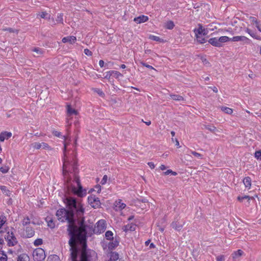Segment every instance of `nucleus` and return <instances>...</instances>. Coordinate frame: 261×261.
I'll return each mask as SVG.
<instances>
[{"label": "nucleus", "instance_id": "4be33fe9", "mask_svg": "<svg viewBox=\"0 0 261 261\" xmlns=\"http://www.w3.org/2000/svg\"><path fill=\"white\" fill-rule=\"evenodd\" d=\"M243 253V251L240 249L237 250V251L234 252L232 254V258L234 260H236V259L240 257Z\"/></svg>", "mask_w": 261, "mask_h": 261}, {"label": "nucleus", "instance_id": "423d86ee", "mask_svg": "<svg viewBox=\"0 0 261 261\" xmlns=\"http://www.w3.org/2000/svg\"><path fill=\"white\" fill-rule=\"evenodd\" d=\"M106 229V222L104 220H99L96 224L93 231L95 233H101Z\"/></svg>", "mask_w": 261, "mask_h": 261}, {"label": "nucleus", "instance_id": "7ed1b4c3", "mask_svg": "<svg viewBox=\"0 0 261 261\" xmlns=\"http://www.w3.org/2000/svg\"><path fill=\"white\" fill-rule=\"evenodd\" d=\"M64 202L66 204L67 210L72 218H75V215L78 219H81L83 217L85 209L82 203L78 202L75 198L66 197Z\"/></svg>", "mask_w": 261, "mask_h": 261}, {"label": "nucleus", "instance_id": "603ef678", "mask_svg": "<svg viewBox=\"0 0 261 261\" xmlns=\"http://www.w3.org/2000/svg\"><path fill=\"white\" fill-rule=\"evenodd\" d=\"M107 179H108L107 175H104L100 181V184L102 185L105 184L107 182Z\"/></svg>", "mask_w": 261, "mask_h": 261}, {"label": "nucleus", "instance_id": "ddd939ff", "mask_svg": "<svg viewBox=\"0 0 261 261\" xmlns=\"http://www.w3.org/2000/svg\"><path fill=\"white\" fill-rule=\"evenodd\" d=\"M171 226L175 230L177 231H179L182 229L183 227V224L180 223L177 220L172 222V223L171 224Z\"/></svg>", "mask_w": 261, "mask_h": 261}, {"label": "nucleus", "instance_id": "f03ea898", "mask_svg": "<svg viewBox=\"0 0 261 261\" xmlns=\"http://www.w3.org/2000/svg\"><path fill=\"white\" fill-rule=\"evenodd\" d=\"M75 156L73 153L72 156L69 158L64 153L63 174L67 189L71 190V191L77 196L83 197L86 195V191L83 189L77 174Z\"/></svg>", "mask_w": 261, "mask_h": 261}, {"label": "nucleus", "instance_id": "a211bd4d", "mask_svg": "<svg viewBox=\"0 0 261 261\" xmlns=\"http://www.w3.org/2000/svg\"><path fill=\"white\" fill-rule=\"evenodd\" d=\"M243 183L246 188H250L251 186V179L250 177H245L243 179Z\"/></svg>", "mask_w": 261, "mask_h": 261}, {"label": "nucleus", "instance_id": "338daca9", "mask_svg": "<svg viewBox=\"0 0 261 261\" xmlns=\"http://www.w3.org/2000/svg\"><path fill=\"white\" fill-rule=\"evenodd\" d=\"M212 90L215 93L218 92V89L216 87H213Z\"/></svg>", "mask_w": 261, "mask_h": 261}, {"label": "nucleus", "instance_id": "0e129e2a", "mask_svg": "<svg viewBox=\"0 0 261 261\" xmlns=\"http://www.w3.org/2000/svg\"><path fill=\"white\" fill-rule=\"evenodd\" d=\"M256 27L257 28L258 30L261 32V24L258 23L256 25Z\"/></svg>", "mask_w": 261, "mask_h": 261}, {"label": "nucleus", "instance_id": "09e8293b", "mask_svg": "<svg viewBox=\"0 0 261 261\" xmlns=\"http://www.w3.org/2000/svg\"><path fill=\"white\" fill-rule=\"evenodd\" d=\"M250 20H251L252 23H255L256 25H257L258 23H259V22L257 21V19L255 17H254L251 16L250 17Z\"/></svg>", "mask_w": 261, "mask_h": 261}, {"label": "nucleus", "instance_id": "5fc2aeb1", "mask_svg": "<svg viewBox=\"0 0 261 261\" xmlns=\"http://www.w3.org/2000/svg\"><path fill=\"white\" fill-rule=\"evenodd\" d=\"M41 148H42L43 149L49 148V145L47 143H44V142L41 143Z\"/></svg>", "mask_w": 261, "mask_h": 261}, {"label": "nucleus", "instance_id": "8fccbe9b", "mask_svg": "<svg viewBox=\"0 0 261 261\" xmlns=\"http://www.w3.org/2000/svg\"><path fill=\"white\" fill-rule=\"evenodd\" d=\"M248 199V200L250 199V198L248 196H242V197L238 196V200H239L240 201H241V202L243 201V200L244 199Z\"/></svg>", "mask_w": 261, "mask_h": 261}, {"label": "nucleus", "instance_id": "ea45409f", "mask_svg": "<svg viewBox=\"0 0 261 261\" xmlns=\"http://www.w3.org/2000/svg\"><path fill=\"white\" fill-rule=\"evenodd\" d=\"M33 51L35 52L38 56H39L40 55H41L42 54V49L41 48H38V47L34 48L33 49Z\"/></svg>", "mask_w": 261, "mask_h": 261}, {"label": "nucleus", "instance_id": "69168bd1", "mask_svg": "<svg viewBox=\"0 0 261 261\" xmlns=\"http://www.w3.org/2000/svg\"><path fill=\"white\" fill-rule=\"evenodd\" d=\"M160 168L161 170H164L166 169V167L165 165H162L160 167Z\"/></svg>", "mask_w": 261, "mask_h": 261}, {"label": "nucleus", "instance_id": "052dcab7", "mask_svg": "<svg viewBox=\"0 0 261 261\" xmlns=\"http://www.w3.org/2000/svg\"><path fill=\"white\" fill-rule=\"evenodd\" d=\"M0 189L4 192H5L7 191V188L6 186H0Z\"/></svg>", "mask_w": 261, "mask_h": 261}, {"label": "nucleus", "instance_id": "e2e57ef3", "mask_svg": "<svg viewBox=\"0 0 261 261\" xmlns=\"http://www.w3.org/2000/svg\"><path fill=\"white\" fill-rule=\"evenodd\" d=\"M96 189H97V192L99 193L101 191V186L97 185L95 187Z\"/></svg>", "mask_w": 261, "mask_h": 261}, {"label": "nucleus", "instance_id": "680f3d73", "mask_svg": "<svg viewBox=\"0 0 261 261\" xmlns=\"http://www.w3.org/2000/svg\"><path fill=\"white\" fill-rule=\"evenodd\" d=\"M171 172H172V170L169 169V170H167L166 172H164L163 173L164 175H168L170 173H171Z\"/></svg>", "mask_w": 261, "mask_h": 261}, {"label": "nucleus", "instance_id": "bb28decb", "mask_svg": "<svg viewBox=\"0 0 261 261\" xmlns=\"http://www.w3.org/2000/svg\"><path fill=\"white\" fill-rule=\"evenodd\" d=\"M119 258V254L116 252H112L110 254V260L112 261H116Z\"/></svg>", "mask_w": 261, "mask_h": 261}, {"label": "nucleus", "instance_id": "4c0bfd02", "mask_svg": "<svg viewBox=\"0 0 261 261\" xmlns=\"http://www.w3.org/2000/svg\"><path fill=\"white\" fill-rule=\"evenodd\" d=\"M42 243H43V241H42V239H37L34 242V244L36 246H38L39 245H41L42 244Z\"/></svg>", "mask_w": 261, "mask_h": 261}, {"label": "nucleus", "instance_id": "f704fd0d", "mask_svg": "<svg viewBox=\"0 0 261 261\" xmlns=\"http://www.w3.org/2000/svg\"><path fill=\"white\" fill-rule=\"evenodd\" d=\"M205 128L212 133H215L217 130L216 127L212 125H205Z\"/></svg>", "mask_w": 261, "mask_h": 261}, {"label": "nucleus", "instance_id": "7c9ffc66", "mask_svg": "<svg viewBox=\"0 0 261 261\" xmlns=\"http://www.w3.org/2000/svg\"><path fill=\"white\" fill-rule=\"evenodd\" d=\"M56 21L57 23L63 24V14H58Z\"/></svg>", "mask_w": 261, "mask_h": 261}, {"label": "nucleus", "instance_id": "c85d7f7f", "mask_svg": "<svg viewBox=\"0 0 261 261\" xmlns=\"http://www.w3.org/2000/svg\"><path fill=\"white\" fill-rule=\"evenodd\" d=\"M121 200H119L118 202L116 201V205H115L116 210H118L117 208H118L119 210H121L126 206V204L124 203L121 202Z\"/></svg>", "mask_w": 261, "mask_h": 261}, {"label": "nucleus", "instance_id": "37998d69", "mask_svg": "<svg viewBox=\"0 0 261 261\" xmlns=\"http://www.w3.org/2000/svg\"><path fill=\"white\" fill-rule=\"evenodd\" d=\"M53 134L56 136V137H59V138H61V137H63L64 138L65 137L64 136H62V135H61V133L59 132H58L57 130H54L52 132Z\"/></svg>", "mask_w": 261, "mask_h": 261}, {"label": "nucleus", "instance_id": "6e6d98bb", "mask_svg": "<svg viewBox=\"0 0 261 261\" xmlns=\"http://www.w3.org/2000/svg\"><path fill=\"white\" fill-rule=\"evenodd\" d=\"M5 31H7L10 33H14V32H17V30H15L14 29H13L12 28H7L5 30Z\"/></svg>", "mask_w": 261, "mask_h": 261}, {"label": "nucleus", "instance_id": "cd10ccee", "mask_svg": "<svg viewBox=\"0 0 261 261\" xmlns=\"http://www.w3.org/2000/svg\"><path fill=\"white\" fill-rule=\"evenodd\" d=\"M175 25L173 21L169 20L165 23V27L167 29L172 30L174 28Z\"/></svg>", "mask_w": 261, "mask_h": 261}, {"label": "nucleus", "instance_id": "f8f14e48", "mask_svg": "<svg viewBox=\"0 0 261 261\" xmlns=\"http://www.w3.org/2000/svg\"><path fill=\"white\" fill-rule=\"evenodd\" d=\"M12 136V133L8 132H3L0 134V141H4L5 139L8 140Z\"/></svg>", "mask_w": 261, "mask_h": 261}, {"label": "nucleus", "instance_id": "4d7b16f0", "mask_svg": "<svg viewBox=\"0 0 261 261\" xmlns=\"http://www.w3.org/2000/svg\"><path fill=\"white\" fill-rule=\"evenodd\" d=\"M148 165L151 169H154L155 167L154 164L152 162L148 163Z\"/></svg>", "mask_w": 261, "mask_h": 261}, {"label": "nucleus", "instance_id": "c9c22d12", "mask_svg": "<svg viewBox=\"0 0 261 261\" xmlns=\"http://www.w3.org/2000/svg\"><path fill=\"white\" fill-rule=\"evenodd\" d=\"M196 36L197 38V41L198 42H199L200 43L202 44V43H204L206 42V39L201 36L197 35V33H196Z\"/></svg>", "mask_w": 261, "mask_h": 261}, {"label": "nucleus", "instance_id": "393cba45", "mask_svg": "<svg viewBox=\"0 0 261 261\" xmlns=\"http://www.w3.org/2000/svg\"><path fill=\"white\" fill-rule=\"evenodd\" d=\"M195 33H197V35H201L202 34L205 35L206 33L204 32L205 29L203 28L201 24H199V28L197 30H195Z\"/></svg>", "mask_w": 261, "mask_h": 261}, {"label": "nucleus", "instance_id": "5701e85b", "mask_svg": "<svg viewBox=\"0 0 261 261\" xmlns=\"http://www.w3.org/2000/svg\"><path fill=\"white\" fill-rule=\"evenodd\" d=\"M7 221V217L4 215H0V229L3 227ZM2 231H0L1 232Z\"/></svg>", "mask_w": 261, "mask_h": 261}, {"label": "nucleus", "instance_id": "9b49d317", "mask_svg": "<svg viewBox=\"0 0 261 261\" xmlns=\"http://www.w3.org/2000/svg\"><path fill=\"white\" fill-rule=\"evenodd\" d=\"M148 20V17L147 16H145L144 15H140L137 17H135L134 19V21L137 22V23H141L143 22H145Z\"/></svg>", "mask_w": 261, "mask_h": 261}, {"label": "nucleus", "instance_id": "b1692460", "mask_svg": "<svg viewBox=\"0 0 261 261\" xmlns=\"http://www.w3.org/2000/svg\"><path fill=\"white\" fill-rule=\"evenodd\" d=\"M170 97L176 101H183L184 100V98L180 95H176V94H170Z\"/></svg>", "mask_w": 261, "mask_h": 261}, {"label": "nucleus", "instance_id": "412c9836", "mask_svg": "<svg viewBox=\"0 0 261 261\" xmlns=\"http://www.w3.org/2000/svg\"><path fill=\"white\" fill-rule=\"evenodd\" d=\"M246 32L248 33L253 38H255L257 40H261V38L259 37L258 36L256 35V33H254L252 31H251L250 29L247 28Z\"/></svg>", "mask_w": 261, "mask_h": 261}, {"label": "nucleus", "instance_id": "2eb2a0df", "mask_svg": "<svg viewBox=\"0 0 261 261\" xmlns=\"http://www.w3.org/2000/svg\"><path fill=\"white\" fill-rule=\"evenodd\" d=\"M218 40V38H216V37L212 38L208 40V42L210 44H211V45H212L214 46L218 47H221L222 45H220V44L219 43Z\"/></svg>", "mask_w": 261, "mask_h": 261}, {"label": "nucleus", "instance_id": "1a4fd4ad", "mask_svg": "<svg viewBox=\"0 0 261 261\" xmlns=\"http://www.w3.org/2000/svg\"><path fill=\"white\" fill-rule=\"evenodd\" d=\"M105 78L109 80L111 76H114L116 79L122 76L123 75L119 72L115 70H110L105 73Z\"/></svg>", "mask_w": 261, "mask_h": 261}, {"label": "nucleus", "instance_id": "2f4dec72", "mask_svg": "<svg viewBox=\"0 0 261 261\" xmlns=\"http://www.w3.org/2000/svg\"><path fill=\"white\" fill-rule=\"evenodd\" d=\"M105 237L107 240H113V233L111 231L108 230L106 231Z\"/></svg>", "mask_w": 261, "mask_h": 261}, {"label": "nucleus", "instance_id": "f257e3e1", "mask_svg": "<svg viewBox=\"0 0 261 261\" xmlns=\"http://www.w3.org/2000/svg\"><path fill=\"white\" fill-rule=\"evenodd\" d=\"M81 218L79 227L76 225L75 218L71 227L67 228L70 236L68 243L71 261H91L92 256L95 254V251L87 249V226L84 224V218Z\"/></svg>", "mask_w": 261, "mask_h": 261}, {"label": "nucleus", "instance_id": "bf43d9fd", "mask_svg": "<svg viewBox=\"0 0 261 261\" xmlns=\"http://www.w3.org/2000/svg\"><path fill=\"white\" fill-rule=\"evenodd\" d=\"M47 13L46 12H42L40 15L41 18H44L46 17Z\"/></svg>", "mask_w": 261, "mask_h": 261}, {"label": "nucleus", "instance_id": "aec40b11", "mask_svg": "<svg viewBox=\"0 0 261 261\" xmlns=\"http://www.w3.org/2000/svg\"><path fill=\"white\" fill-rule=\"evenodd\" d=\"M67 114L69 116L72 115H77V112L74 109L72 108L70 105L67 106Z\"/></svg>", "mask_w": 261, "mask_h": 261}, {"label": "nucleus", "instance_id": "de8ad7c7", "mask_svg": "<svg viewBox=\"0 0 261 261\" xmlns=\"http://www.w3.org/2000/svg\"><path fill=\"white\" fill-rule=\"evenodd\" d=\"M217 261H225V256L223 255H221L217 256L216 257Z\"/></svg>", "mask_w": 261, "mask_h": 261}, {"label": "nucleus", "instance_id": "72a5a7b5", "mask_svg": "<svg viewBox=\"0 0 261 261\" xmlns=\"http://www.w3.org/2000/svg\"><path fill=\"white\" fill-rule=\"evenodd\" d=\"M29 256L25 254H22L18 256L17 261H26Z\"/></svg>", "mask_w": 261, "mask_h": 261}, {"label": "nucleus", "instance_id": "dca6fc26", "mask_svg": "<svg viewBox=\"0 0 261 261\" xmlns=\"http://www.w3.org/2000/svg\"><path fill=\"white\" fill-rule=\"evenodd\" d=\"M25 237L27 238H31L35 234V231L31 227L27 226L25 228Z\"/></svg>", "mask_w": 261, "mask_h": 261}, {"label": "nucleus", "instance_id": "a878e982", "mask_svg": "<svg viewBox=\"0 0 261 261\" xmlns=\"http://www.w3.org/2000/svg\"><path fill=\"white\" fill-rule=\"evenodd\" d=\"M230 38L227 36H222L218 38V41H219L220 45H222V43H225L227 41H230Z\"/></svg>", "mask_w": 261, "mask_h": 261}, {"label": "nucleus", "instance_id": "f3484780", "mask_svg": "<svg viewBox=\"0 0 261 261\" xmlns=\"http://www.w3.org/2000/svg\"><path fill=\"white\" fill-rule=\"evenodd\" d=\"M119 245V242L117 240L112 241V242H109L108 244V249L110 250H112L115 249L116 247H117Z\"/></svg>", "mask_w": 261, "mask_h": 261}, {"label": "nucleus", "instance_id": "6ab92c4d", "mask_svg": "<svg viewBox=\"0 0 261 261\" xmlns=\"http://www.w3.org/2000/svg\"><path fill=\"white\" fill-rule=\"evenodd\" d=\"M136 229V225L130 224L125 225L123 229L124 231L127 232L128 231H134Z\"/></svg>", "mask_w": 261, "mask_h": 261}, {"label": "nucleus", "instance_id": "774afa93", "mask_svg": "<svg viewBox=\"0 0 261 261\" xmlns=\"http://www.w3.org/2000/svg\"><path fill=\"white\" fill-rule=\"evenodd\" d=\"M155 245H154V244L153 243H151V244H150V246H149V248H155Z\"/></svg>", "mask_w": 261, "mask_h": 261}, {"label": "nucleus", "instance_id": "a18cd8bd", "mask_svg": "<svg viewBox=\"0 0 261 261\" xmlns=\"http://www.w3.org/2000/svg\"><path fill=\"white\" fill-rule=\"evenodd\" d=\"M48 226L51 228H53L55 227V224L53 222V220H48Z\"/></svg>", "mask_w": 261, "mask_h": 261}, {"label": "nucleus", "instance_id": "864d4df0", "mask_svg": "<svg viewBox=\"0 0 261 261\" xmlns=\"http://www.w3.org/2000/svg\"><path fill=\"white\" fill-rule=\"evenodd\" d=\"M84 53L86 55L89 56H92V52L89 49H88L87 48H86L84 49Z\"/></svg>", "mask_w": 261, "mask_h": 261}, {"label": "nucleus", "instance_id": "49530a36", "mask_svg": "<svg viewBox=\"0 0 261 261\" xmlns=\"http://www.w3.org/2000/svg\"><path fill=\"white\" fill-rule=\"evenodd\" d=\"M141 64L143 66H145L149 69H153V70H155V69L151 66L143 62H140Z\"/></svg>", "mask_w": 261, "mask_h": 261}, {"label": "nucleus", "instance_id": "58836bf2", "mask_svg": "<svg viewBox=\"0 0 261 261\" xmlns=\"http://www.w3.org/2000/svg\"><path fill=\"white\" fill-rule=\"evenodd\" d=\"M9 168L8 166H4L0 168V171L3 173H6L8 172Z\"/></svg>", "mask_w": 261, "mask_h": 261}, {"label": "nucleus", "instance_id": "a19ab883", "mask_svg": "<svg viewBox=\"0 0 261 261\" xmlns=\"http://www.w3.org/2000/svg\"><path fill=\"white\" fill-rule=\"evenodd\" d=\"M254 156L257 160H261V150L256 151L254 153Z\"/></svg>", "mask_w": 261, "mask_h": 261}, {"label": "nucleus", "instance_id": "e433bc0d", "mask_svg": "<svg viewBox=\"0 0 261 261\" xmlns=\"http://www.w3.org/2000/svg\"><path fill=\"white\" fill-rule=\"evenodd\" d=\"M190 152L192 154H193V155H194L195 157H196L197 158L202 159V158H203L202 154L199 153L196 151L190 150Z\"/></svg>", "mask_w": 261, "mask_h": 261}, {"label": "nucleus", "instance_id": "9d476101", "mask_svg": "<svg viewBox=\"0 0 261 261\" xmlns=\"http://www.w3.org/2000/svg\"><path fill=\"white\" fill-rule=\"evenodd\" d=\"M230 40L234 42L242 41L247 44H249L250 43V40L246 37L243 36L233 37L232 38H230Z\"/></svg>", "mask_w": 261, "mask_h": 261}, {"label": "nucleus", "instance_id": "39448f33", "mask_svg": "<svg viewBox=\"0 0 261 261\" xmlns=\"http://www.w3.org/2000/svg\"><path fill=\"white\" fill-rule=\"evenodd\" d=\"M34 260L35 261H43L45 258L44 250L42 248H37L33 251Z\"/></svg>", "mask_w": 261, "mask_h": 261}, {"label": "nucleus", "instance_id": "473e14b6", "mask_svg": "<svg viewBox=\"0 0 261 261\" xmlns=\"http://www.w3.org/2000/svg\"><path fill=\"white\" fill-rule=\"evenodd\" d=\"M31 223L30 219L28 216H27L23 218V219L22 221V225L24 226L28 224H29Z\"/></svg>", "mask_w": 261, "mask_h": 261}, {"label": "nucleus", "instance_id": "6e6552de", "mask_svg": "<svg viewBox=\"0 0 261 261\" xmlns=\"http://www.w3.org/2000/svg\"><path fill=\"white\" fill-rule=\"evenodd\" d=\"M6 239L8 240V245L9 246H15L17 243V239L12 231L7 232Z\"/></svg>", "mask_w": 261, "mask_h": 261}, {"label": "nucleus", "instance_id": "13d9d810", "mask_svg": "<svg viewBox=\"0 0 261 261\" xmlns=\"http://www.w3.org/2000/svg\"><path fill=\"white\" fill-rule=\"evenodd\" d=\"M99 65L100 67H103L105 66V62L103 60H100L99 61Z\"/></svg>", "mask_w": 261, "mask_h": 261}, {"label": "nucleus", "instance_id": "c03bdc74", "mask_svg": "<svg viewBox=\"0 0 261 261\" xmlns=\"http://www.w3.org/2000/svg\"><path fill=\"white\" fill-rule=\"evenodd\" d=\"M7 256L5 254H0V261H7Z\"/></svg>", "mask_w": 261, "mask_h": 261}, {"label": "nucleus", "instance_id": "0eeeda50", "mask_svg": "<svg viewBox=\"0 0 261 261\" xmlns=\"http://www.w3.org/2000/svg\"><path fill=\"white\" fill-rule=\"evenodd\" d=\"M88 200L89 203L94 208H97L100 205L99 198L96 197L95 195H91L88 197Z\"/></svg>", "mask_w": 261, "mask_h": 261}, {"label": "nucleus", "instance_id": "79ce46f5", "mask_svg": "<svg viewBox=\"0 0 261 261\" xmlns=\"http://www.w3.org/2000/svg\"><path fill=\"white\" fill-rule=\"evenodd\" d=\"M149 38L153 41H159V42H161V40H162L159 37L156 36H153V35L150 36Z\"/></svg>", "mask_w": 261, "mask_h": 261}, {"label": "nucleus", "instance_id": "c756f323", "mask_svg": "<svg viewBox=\"0 0 261 261\" xmlns=\"http://www.w3.org/2000/svg\"><path fill=\"white\" fill-rule=\"evenodd\" d=\"M220 109L222 111L228 114H231L233 112L232 109L226 107H221Z\"/></svg>", "mask_w": 261, "mask_h": 261}, {"label": "nucleus", "instance_id": "4468645a", "mask_svg": "<svg viewBox=\"0 0 261 261\" xmlns=\"http://www.w3.org/2000/svg\"><path fill=\"white\" fill-rule=\"evenodd\" d=\"M76 40V38L75 37L73 36H67V37H64L62 39V41L63 43L69 42L70 44H73V43H75Z\"/></svg>", "mask_w": 261, "mask_h": 261}, {"label": "nucleus", "instance_id": "20e7f679", "mask_svg": "<svg viewBox=\"0 0 261 261\" xmlns=\"http://www.w3.org/2000/svg\"><path fill=\"white\" fill-rule=\"evenodd\" d=\"M56 216L59 221L62 222L67 221L68 223V227H71L74 223L75 218H72L68 212V210L65 208L59 209L56 212Z\"/></svg>", "mask_w": 261, "mask_h": 261}, {"label": "nucleus", "instance_id": "3c124183", "mask_svg": "<svg viewBox=\"0 0 261 261\" xmlns=\"http://www.w3.org/2000/svg\"><path fill=\"white\" fill-rule=\"evenodd\" d=\"M33 145V147L36 149H39L41 148V143H35Z\"/></svg>", "mask_w": 261, "mask_h": 261}]
</instances>
